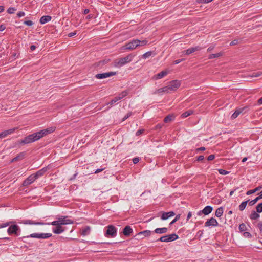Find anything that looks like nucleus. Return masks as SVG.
I'll list each match as a JSON object with an SVG mask.
<instances>
[{
	"label": "nucleus",
	"instance_id": "nucleus-1",
	"mask_svg": "<svg viewBox=\"0 0 262 262\" xmlns=\"http://www.w3.org/2000/svg\"><path fill=\"white\" fill-rule=\"evenodd\" d=\"M55 127L52 126L47 129L41 130L38 132L29 135L21 140L20 141V143L21 144H26L33 142L40 139L44 136H46L48 134L54 132L55 130Z\"/></svg>",
	"mask_w": 262,
	"mask_h": 262
},
{
	"label": "nucleus",
	"instance_id": "nucleus-2",
	"mask_svg": "<svg viewBox=\"0 0 262 262\" xmlns=\"http://www.w3.org/2000/svg\"><path fill=\"white\" fill-rule=\"evenodd\" d=\"M74 222L72 220L69 219L67 216L59 218L58 220L53 221L50 223H45L46 225H52L55 226V228L53 229V232L55 234H60L64 232V228L62 225L71 224Z\"/></svg>",
	"mask_w": 262,
	"mask_h": 262
},
{
	"label": "nucleus",
	"instance_id": "nucleus-3",
	"mask_svg": "<svg viewBox=\"0 0 262 262\" xmlns=\"http://www.w3.org/2000/svg\"><path fill=\"white\" fill-rule=\"evenodd\" d=\"M133 57V56L132 54H129L124 57L117 59L114 61V66L117 67H122L130 62L132 60Z\"/></svg>",
	"mask_w": 262,
	"mask_h": 262
},
{
	"label": "nucleus",
	"instance_id": "nucleus-4",
	"mask_svg": "<svg viewBox=\"0 0 262 262\" xmlns=\"http://www.w3.org/2000/svg\"><path fill=\"white\" fill-rule=\"evenodd\" d=\"M10 227L7 230V232L9 235L14 234L18 235V232L20 231L19 227L16 224H10Z\"/></svg>",
	"mask_w": 262,
	"mask_h": 262
},
{
	"label": "nucleus",
	"instance_id": "nucleus-5",
	"mask_svg": "<svg viewBox=\"0 0 262 262\" xmlns=\"http://www.w3.org/2000/svg\"><path fill=\"white\" fill-rule=\"evenodd\" d=\"M181 85V82L179 80H172L168 83L167 87L169 93L172 91H176Z\"/></svg>",
	"mask_w": 262,
	"mask_h": 262
},
{
	"label": "nucleus",
	"instance_id": "nucleus-6",
	"mask_svg": "<svg viewBox=\"0 0 262 262\" xmlns=\"http://www.w3.org/2000/svg\"><path fill=\"white\" fill-rule=\"evenodd\" d=\"M107 228V229L105 236L106 237H115L117 233L116 228L112 225H108Z\"/></svg>",
	"mask_w": 262,
	"mask_h": 262
},
{
	"label": "nucleus",
	"instance_id": "nucleus-7",
	"mask_svg": "<svg viewBox=\"0 0 262 262\" xmlns=\"http://www.w3.org/2000/svg\"><path fill=\"white\" fill-rule=\"evenodd\" d=\"M137 39L133 40L132 41L125 44L122 47V48L126 50H133L139 47V44L137 43Z\"/></svg>",
	"mask_w": 262,
	"mask_h": 262
},
{
	"label": "nucleus",
	"instance_id": "nucleus-8",
	"mask_svg": "<svg viewBox=\"0 0 262 262\" xmlns=\"http://www.w3.org/2000/svg\"><path fill=\"white\" fill-rule=\"evenodd\" d=\"M116 74V72H110L102 74H98L96 75V77L97 79H103V78H106L108 77L115 75Z\"/></svg>",
	"mask_w": 262,
	"mask_h": 262
},
{
	"label": "nucleus",
	"instance_id": "nucleus-9",
	"mask_svg": "<svg viewBox=\"0 0 262 262\" xmlns=\"http://www.w3.org/2000/svg\"><path fill=\"white\" fill-rule=\"evenodd\" d=\"M36 178H35L34 174L29 176L24 182L23 183V186H27L31 184H32Z\"/></svg>",
	"mask_w": 262,
	"mask_h": 262
},
{
	"label": "nucleus",
	"instance_id": "nucleus-10",
	"mask_svg": "<svg viewBox=\"0 0 262 262\" xmlns=\"http://www.w3.org/2000/svg\"><path fill=\"white\" fill-rule=\"evenodd\" d=\"M218 225V222L213 217H211L205 223V226L206 227L209 226H216Z\"/></svg>",
	"mask_w": 262,
	"mask_h": 262
},
{
	"label": "nucleus",
	"instance_id": "nucleus-11",
	"mask_svg": "<svg viewBox=\"0 0 262 262\" xmlns=\"http://www.w3.org/2000/svg\"><path fill=\"white\" fill-rule=\"evenodd\" d=\"M169 73V71L164 70L161 71L160 73L155 75L153 77V79L157 80L162 78L164 76H166Z\"/></svg>",
	"mask_w": 262,
	"mask_h": 262
},
{
	"label": "nucleus",
	"instance_id": "nucleus-12",
	"mask_svg": "<svg viewBox=\"0 0 262 262\" xmlns=\"http://www.w3.org/2000/svg\"><path fill=\"white\" fill-rule=\"evenodd\" d=\"M212 210L213 208L211 206H207L201 211L199 212L198 214L200 215L202 213L204 215H208L212 212Z\"/></svg>",
	"mask_w": 262,
	"mask_h": 262
},
{
	"label": "nucleus",
	"instance_id": "nucleus-13",
	"mask_svg": "<svg viewBox=\"0 0 262 262\" xmlns=\"http://www.w3.org/2000/svg\"><path fill=\"white\" fill-rule=\"evenodd\" d=\"M48 170V167H44L42 169L38 170L34 174L36 179L38 178L39 177H40L42 176L46 171Z\"/></svg>",
	"mask_w": 262,
	"mask_h": 262
},
{
	"label": "nucleus",
	"instance_id": "nucleus-14",
	"mask_svg": "<svg viewBox=\"0 0 262 262\" xmlns=\"http://www.w3.org/2000/svg\"><path fill=\"white\" fill-rule=\"evenodd\" d=\"M174 215L175 213L173 211H170L168 212H162L161 219L163 220H165L170 217L174 216Z\"/></svg>",
	"mask_w": 262,
	"mask_h": 262
},
{
	"label": "nucleus",
	"instance_id": "nucleus-15",
	"mask_svg": "<svg viewBox=\"0 0 262 262\" xmlns=\"http://www.w3.org/2000/svg\"><path fill=\"white\" fill-rule=\"evenodd\" d=\"M201 48L199 47H195L191 48H189L186 51L183 52V53H184L185 55H189L196 51L201 50Z\"/></svg>",
	"mask_w": 262,
	"mask_h": 262
},
{
	"label": "nucleus",
	"instance_id": "nucleus-16",
	"mask_svg": "<svg viewBox=\"0 0 262 262\" xmlns=\"http://www.w3.org/2000/svg\"><path fill=\"white\" fill-rule=\"evenodd\" d=\"M167 86L163 87L162 88L159 89L155 91L154 94H161L163 93H169V91L168 90Z\"/></svg>",
	"mask_w": 262,
	"mask_h": 262
},
{
	"label": "nucleus",
	"instance_id": "nucleus-17",
	"mask_svg": "<svg viewBox=\"0 0 262 262\" xmlns=\"http://www.w3.org/2000/svg\"><path fill=\"white\" fill-rule=\"evenodd\" d=\"M18 129V127L12 128L8 130L3 131L4 137H6L12 134L14 132Z\"/></svg>",
	"mask_w": 262,
	"mask_h": 262
},
{
	"label": "nucleus",
	"instance_id": "nucleus-18",
	"mask_svg": "<svg viewBox=\"0 0 262 262\" xmlns=\"http://www.w3.org/2000/svg\"><path fill=\"white\" fill-rule=\"evenodd\" d=\"M51 19V16L49 15L43 16L40 18L39 21L41 24H45V23L50 21Z\"/></svg>",
	"mask_w": 262,
	"mask_h": 262
},
{
	"label": "nucleus",
	"instance_id": "nucleus-19",
	"mask_svg": "<svg viewBox=\"0 0 262 262\" xmlns=\"http://www.w3.org/2000/svg\"><path fill=\"white\" fill-rule=\"evenodd\" d=\"M133 232L132 229L129 226L125 227L123 230V234L125 236H129Z\"/></svg>",
	"mask_w": 262,
	"mask_h": 262
},
{
	"label": "nucleus",
	"instance_id": "nucleus-20",
	"mask_svg": "<svg viewBox=\"0 0 262 262\" xmlns=\"http://www.w3.org/2000/svg\"><path fill=\"white\" fill-rule=\"evenodd\" d=\"M245 108V107H242L236 110L231 116V119H234L236 118L239 115V114L244 110Z\"/></svg>",
	"mask_w": 262,
	"mask_h": 262
},
{
	"label": "nucleus",
	"instance_id": "nucleus-21",
	"mask_svg": "<svg viewBox=\"0 0 262 262\" xmlns=\"http://www.w3.org/2000/svg\"><path fill=\"white\" fill-rule=\"evenodd\" d=\"M90 230H91L90 227L86 226V227H84L83 228H82L81 229V234L82 236L87 235H88L90 233Z\"/></svg>",
	"mask_w": 262,
	"mask_h": 262
},
{
	"label": "nucleus",
	"instance_id": "nucleus-22",
	"mask_svg": "<svg viewBox=\"0 0 262 262\" xmlns=\"http://www.w3.org/2000/svg\"><path fill=\"white\" fill-rule=\"evenodd\" d=\"M22 223L24 224H35V225H44V223L41 222H35L30 220H26L22 221Z\"/></svg>",
	"mask_w": 262,
	"mask_h": 262
},
{
	"label": "nucleus",
	"instance_id": "nucleus-23",
	"mask_svg": "<svg viewBox=\"0 0 262 262\" xmlns=\"http://www.w3.org/2000/svg\"><path fill=\"white\" fill-rule=\"evenodd\" d=\"M224 54V53L223 52H220L215 54H211L209 55L208 58L209 59H213L215 58H219L221 56H222Z\"/></svg>",
	"mask_w": 262,
	"mask_h": 262
},
{
	"label": "nucleus",
	"instance_id": "nucleus-24",
	"mask_svg": "<svg viewBox=\"0 0 262 262\" xmlns=\"http://www.w3.org/2000/svg\"><path fill=\"white\" fill-rule=\"evenodd\" d=\"M155 232L157 234H162L167 232V228L165 227L158 228L155 230Z\"/></svg>",
	"mask_w": 262,
	"mask_h": 262
},
{
	"label": "nucleus",
	"instance_id": "nucleus-25",
	"mask_svg": "<svg viewBox=\"0 0 262 262\" xmlns=\"http://www.w3.org/2000/svg\"><path fill=\"white\" fill-rule=\"evenodd\" d=\"M25 154L24 152H21L16 157L12 159L11 162H14L20 160H21L24 158Z\"/></svg>",
	"mask_w": 262,
	"mask_h": 262
},
{
	"label": "nucleus",
	"instance_id": "nucleus-26",
	"mask_svg": "<svg viewBox=\"0 0 262 262\" xmlns=\"http://www.w3.org/2000/svg\"><path fill=\"white\" fill-rule=\"evenodd\" d=\"M168 242L173 241L178 238V236L176 234H172L167 235Z\"/></svg>",
	"mask_w": 262,
	"mask_h": 262
},
{
	"label": "nucleus",
	"instance_id": "nucleus-27",
	"mask_svg": "<svg viewBox=\"0 0 262 262\" xmlns=\"http://www.w3.org/2000/svg\"><path fill=\"white\" fill-rule=\"evenodd\" d=\"M259 217V215L255 211H253L250 215L251 220H256Z\"/></svg>",
	"mask_w": 262,
	"mask_h": 262
},
{
	"label": "nucleus",
	"instance_id": "nucleus-28",
	"mask_svg": "<svg viewBox=\"0 0 262 262\" xmlns=\"http://www.w3.org/2000/svg\"><path fill=\"white\" fill-rule=\"evenodd\" d=\"M223 209L222 207H220L217 208L215 211V214L217 217H220L223 215Z\"/></svg>",
	"mask_w": 262,
	"mask_h": 262
},
{
	"label": "nucleus",
	"instance_id": "nucleus-29",
	"mask_svg": "<svg viewBox=\"0 0 262 262\" xmlns=\"http://www.w3.org/2000/svg\"><path fill=\"white\" fill-rule=\"evenodd\" d=\"M136 42L138 44H139V47L144 46L147 45L148 43V41L146 39L143 40L137 39Z\"/></svg>",
	"mask_w": 262,
	"mask_h": 262
},
{
	"label": "nucleus",
	"instance_id": "nucleus-30",
	"mask_svg": "<svg viewBox=\"0 0 262 262\" xmlns=\"http://www.w3.org/2000/svg\"><path fill=\"white\" fill-rule=\"evenodd\" d=\"M52 236L51 233H39V238L46 239Z\"/></svg>",
	"mask_w": 262,
	"mask_h": 262
},
{
	"label": "nucleus",
	"instance_id": "nucleus-31",
	"mask_svg": "<svg viewBox=\"0 0 262 262\" xmlns=\"http://www.w3.org/2000/svg\"><path fill=\"white\" fill-rule=\"evenodd\" d=\"M248 201L243 202L239 206V209L243 211L246 208Z\"/></svg>",
	"mask_w": 262,
	"mask_h": 262
},
{
	"label": "nucleus",
	"instance_id": "nucleus-32",
	"mask_svg": "<svg viewBox=\"0 0 262 262\" xmlns=\"http://www.w3.org/2000/svg\"><path fill=\"white\" fill-rule=\"evenodd\" d=\"M151 231L149 230H145L139 233V235H143L144 236H148L150 235Z\"/></svg>",
	"mask_w": 262,
	"mask_h": 262
},
{
	"label": "nucleus",
	"instance_id": "nucleus-33",
	"mask_svg": "<svg viewBox=\"0 0 262 262\" xmlns=\"http://www.w3.org/2000/svg\"><path fill=\"white\" fill-rule=\"evenodd\" d=\"M262 72H257L252 73L251 75H250L248 76V77H250L251 78L253 77H257L261 75Z\"/></svg>",
	"mask_w": 262,
	"mask_h": 262
},
{
	"label": "nucleus",
	"instance_id": "nucleus-34",
	"mask_svg": "<svg viewBox=\"0 0 262 262\" xmlns=\"http://www.w3.org/2000/svg\"><path fill=\"white\" fill-rule=\"evenodd\" d=\"M193 113V111L189 110V111L183 113L182 115V116L184 118H185V117H187L190 116V115L192 114Z\"/></svg>",
	"mask_w": 262,
	"mask_h": 262
},
{
	"label": "nucleus",
	"instance_id": "nucleus-35",
	"mask_svg": "<svg viewBox=\"0 0 262 262\" xmlns=\"http://www.w3.org/2000/svg\"><path fill=\"white\" fill-rule=\"evenodd\" d=\"M172 115H168L164 119V122L165 123L169 122L173 119Z\"/></svg>",
	"mask_w": 262,
	"mask_h": 262
},
{
	"label": "nucleus",
	"instance_id": "nucleus-36",
	"mask_svg": "<svg viewBox=\"0 0 262 262\" xmlns=\"http://www.w3.org/2000/svg\"><path fill=\"white\" fill-rule=\"evenodd\" d=\"M246 229H247L246 226L245 224L243 223V224H241L239 225V230H240V231L243 232V231H246Z\"/></svg>",
	"mask_w": 262,
	"mask_h": 262
},
{
	"label": "nucleus",
	"instance_id": "nucleus-37",
	"mask_svg": "<svg viewBox=\"0 0 262 262\" xmlns=\"http://www.w3.org/2000/svg\"><path fill=\"white\" fill-rule=\"evenodd\" d=\"M152 54V52L148 51V52H147L145 53H144L143 55V57L144 58H147L149 57H150V56H151Z\"/></svg>",
	"mask_w": 262,
	"mask_h": 262
},
{
	"label": "nucleus",
	"instance_id": "nucleus-38",
	"mask_svg": "<svg viewBox=\"0 0 262 262\" xmlns=\"http://www.w3.org/2000/svg\"><path fill=\"white\" fill-rule=\"evenodd\" d=\"M256 211L258 213L262 212V203H259L256 206Z\"/></svg>",
	"mask_w": 262,
	"mask_h": 262
},
{
	"label": "nucleus",
	"instance_id": "nucleus-39",
	"mask_svg": "<svg viewBox=\"0 0 262 262\" xmlns=\"http://www.w3.org/2000/svg\"><path fill=\"white\" fill-rule=\"evenodd\" d=\"M259 200V198L258 196L256 197L255 199L249 202V205L250 206H252L254 204H255L258 200Z\"/></svg>",
	"mask_w": 262,
	"mask_h": 262
},
{
	"label": "nucleus",
	"instance_id": "nucleus-40",
	"mask_svg": "<svg viewBox=\"0 0 262 262\" xmlns=\"http://www.w3.org/2000/svg\"><path fill=\"white\" fill-rule=\"evenodd\" d=\"M127 94V92L126 91L122 92L121 94H120L118 96H117L118 98H119V99L123 98L125 96H126Z\"/></svg>",
	"mask_w": 262,
	"mask_h": 262
},
{
	"label": "nucleus",
	"instance_id": "nucleus-41",
	"mask_svg": "<svg viewBox=\"0 0 262 262\" xmlns=\"http://www.w3.org/2000/svg\"><path fill=\"white\" fill-rule=\"evenodd\" d=\"M218 171L219 173L222 175H226L229 173L228 171L222 169H219Z\"/></svg>",
	"mask_w": 262,
	"mask_h": 262
},
{
	"label": "nucleus",
	"instance_id": "nucleus-42",
	"mask_svg": "<svg viewBox=\"0 0 262 262\" xmlns=\"http://www.w3.org/2000/svg\"><path fill=\"white\" fill-rule=\"evenodd\" d=\"M159 240L162 242H168L167 235L162 236Z\"/></svg>",
	"mask_w": 262,
	"mask_h": 262
},
{
	"label": "nucleus",
	"instance_id": "nucleus-43",
	"mask_svg": "<svg viewBox=\"0 0 262 262\" xmlns=\"http://www.w3.org/2000/svg\"><path fill=\"white\" fill-rule=\"evenodd\" d=\"M12 223H13V222H7L4 224H3L2 225H0V228L6 227L9 226Z\"/></svg>",
	"mask_w": 262,
	"mask_h": 262
},
{
	"label": "nucleus",
	"instance_id": "nucleus-44",
	"mask_svg": "<svg viewBox=\"0 0 262 262\" xmlns=\"http://www.w3.org/2000/svg\"><path fill=\"white\" fill-rule=\"evenodd\" d=\"M16 9L13 7H10L7 10V12L9 14H13Z\"/></svg>",
	"mask_w": 262,
	"mask_h": 262
},
{
	"label": "nucleus",
	"instance_id": "nucleus-45",
	"mask_svg": "<svg viewBox=\"0 0 262 262\" xmlns=\"http://www.w3.org/2000/svg\"><path fill=\"white\" fill-rule=\"evenodd\" d=\"M119 100H120L119 98H118V97H116L111 100V101L110 102V103L111 105H112Z\"/></svg>",
	"mask_w": 262,
	"mask_h": 262
},
{
	"label": "nucleus",
	"instance_id": "nucleus-46",
	"mask_svg": "<svg viewBox=\"0 0 262 262\" xmlns=\"http://www.w3.org/2000/svg\"><path fill=\"white\" fill-rule=\"evenodd\" d=\"M213 0H196V2L199 3H208Z\"/></svg>",
	"mask_w": 262,
	"mask_h": 262
},
{
	"label": "nucleus",
	"instance_id": "nucleus-47",
	"mask_svg": "<svg viewBox=\"0 0 262 262\" xmlns=\"http://www.w3.org/2000/svg\"><path fill=\"white\" fill-rule=\"evenodd\" d=\"M180 218V215L178 214L176 216V217L172 220V221L170 223V224H172L176 222H177L178 220H179Z\"/></svg>",
	"mask_w": 262,
	"mask_h": 262
},
{
	"label": "nucleus",
	"instance_id": "nucleus-48",
	"mask_svg": "<svg viewBox=\"0 0 262 262\" xmlns=\"http://www.w3.org/2000/svg\"><path fill=\"white\" fill-rule=\"evenodd\" d=\"M30 237L39 238V233H33L30 234Z\"/></svg>",
	"mask_w": 262,
	"mask_h": 262
},
{
	"label": "nucleus",
	"instance_id": "nucleus-49",
	"mask_svg": "<svg viewBox=\"0 0 262 262\" xmlns=\"http://www.w3.org/2000/svg\"><path fill=\"white\" fill-rule=\"evenodd\" d=\"M243 235L245 237H248V238L251 237V234L248 232H244L243 233Z\"/></svg>",
	"mask_w": 262,
	"mask_h": 262
},
{
	"label": "nucleus",
	"instance_id": "nucleus-50",
	"mask_svg": "<svg viewBox=\"0 0 262 262\" xmlns=\"http://www.w3.org/2000/svg\"><path fill=\"white\" fill-rule=\"evenodd\" d=\"M24 23V24L29 26H31L33 24V22L31 20L25 21Z\"/></svg>",
	"mask_w": 262,
	"mask_h": 262
},
{
	"label": "nucleus",
	"instance_id": "nucleus-51",
	"mask_svg": "<svg viewBox=\"0 0 262 262\" xmlns=\"http://www.w3.org/2000/svg\"><path fill=\"white\" fill-rule=\"evenodd\" d=\"M238 43V40H234L233 41H231L230 43V46H234L235 45H237Z\"/></svg>",
	"mask_w": 262,
	"mask_h": 262
},
{
	"label": "nucleus",
	"instance_id": "nucleus-52",
	"mask_svg": "<svg viewBox=\"0 0 262 262\" xmlns=\"http://www.w3.org/2000/svg\"><path fill=\"white\" fill-rule=\"evenodd\" d=\"M132 115V113H127L125 116L122 119V121H124L125 120H126V119H127L129 117H130Z\"/></svg>",
	"mask_w": 262,
	"mask_h": 262
},
{
	"label": "nucleus",
	"instance_id": "nucleus-53",
	"mask_svg": "<svg viewBox=\"0 0 262 262\" xmlns=\"http://www.w3.org/2000/svg\"><path fill=\"white\" fill-rule=\"evenodd\" d=\"M140 159L139 158H135L133 159V162L134 164H137L139 162Z\"/></svg>",
	"mask_w": 262,
	"mask_h": 262
},
{
	"label": "nucleus",
	"instance_id": "nucleus-54",
	"mask_svg": "<svg viewBox=\"0 0 262 262\" xmlns=\"http://www.w3.org/2000/svg\"><path fill=\"white\" fill-rule=\"evenodd\" d=\"M25 12H19L17 13V16L19 17H21L22 16H25Z\"/></svg>",
	"mask_w": 262,
	"mask_h": 262
},
{
	"label": "nucleus",
	"instance_id": "nucleus-55",
	"mask_svg": "<svg viewBox=\"0 0 262 262\" xmlns=\"http://www.w3.org/2000/svg\"><path fill=\"white\" fill-rule=\"evenodd\" d=\"M214 159V155H210L208 157V160L211 161Z\"/></svg>",
	"mask_w": 262,
	"mask_h": 262
},
{
	"label": "nucleus",
	"instance_id": "nucleus-56",
	"mask_svg": "<svg viewBox=\"0 0 262 262\" xmlns=\"http://www.w3.org/2000/svg\"><path fill=\"white\" fill-rule=\"evenodd\" d=\"M143 132H144L143 129L139 130L136 132V135L139 136V135H141L143 133Z\"/></svg>",
	"mask_w": 262,
	"mask_h": 262
},
{
	"label": "nucleus",
	"instance_id": "nucleus-57",
	"mask_svg": "<svg viewBox=\"0 0 262 262\" xmlns=\"http://www.w3.org/2000/svg\"><path fill=\"white\" fill-rule=\"evenodd\" d=\"M255 191L254 190V189L253 190H249L247 192H246V194L247 195H250V194H251L252 193H255Z\"/></svg>",
	"mask_w": 262,
	"mask_h": 262
},
{
	"label": "nucleus",
	"instance_id": "nucleus-58",
	"mask_svg": "<svg viewBox=\"0 0 262 262\" xmlns=\"http://www.w3.org/2000/svg\"><path fill=\"white\" fill-rule=\"evenodd\" d=\"M261 188H262V186H259L255 188V189H254V190L256 192V191L260 190Z\"/></svg>",
	"mask_w": 262,
	"mask_h": 262
},
{
	"label": "nucleus",
	"instance_id": "nucleus-59",
	"mask_svg": "<svg viewBox=\"0 0 262 262\" xmlns=\"http://www.w3.org/2000/svg\"><path fill=\"white\" fill-rule=\"evenodd\" d=\"M104 169V168H101V169H97L95 171V173H98L100 172H101L102 171H103Z\"/></svg>",
	"mask_w": 262,
	"mask_h": 262
},
{
	"label": "nucleus",
	"instance_id": "nucleus-60",
	"mask_svg": "<svg viewBox=\"0 0 262 262\" xmlns=\"http://www.w3.org/2000/svg\"><path fill=\"white\" fill-rule=\"evenodd\" d=\"M6 27L4 25H0V31H2L5 29Z\"/></svg>",
	"mask_w": 262,
	"mask_h": 262
},
{
	"label": "nucleus",
	"instance_id": "nucleus-61",
	"mask_svg": "<svg viewBox=\"0 0 262 262\" xmlns=\"http://www.w3.org/2000/svg\"><path fill=\"white\" fill-rule=\"evenodd\" d=\"M162 125L161 124H158L155 126V128L157 129H160L161 128Z\"/></svg>",
	"mask_w": 262,
	"mask_h": 262
},
{
	"label": "nucleus",
	"instance_id": "nucleus-62",
	"mask_svg": "<svg viewBox=\"0 0 262 262\" xmlns=\"http://www.w3.org/2000/svg\"><path fill=\"white\" fill-rule=\"evenodd\" d=\"M76 33L75 32H71V33H70L69 34H68V36L69 37H72L74 35H76Z\"/></svg>",
	"mask_w": 262,
	"mask_h": 262
},
{
	"label": "nucleus",
	"instance_id": "nucleus-63",
	"mask_svg": "<svg viewBox=\"0 0 262 262\" xmlns=\"http://www.w3.org/2000/svg\"><path fill=\"white\" fill-rule=\"evenodd\" d=\"M204 159V156H200L198 158V161H200Z\"/></svg>",
	"mask_w": 262,
	"mask_h": 262
},
{
	"label": "nucleus",
	"instance_id": "nucleus-64",
	"mask_svg": "<svg viewBox=\"0 0 262 262\" xmlns=\"http://www.w3.org/2000/svg\"><path fill=\"white\" fill-rule=\"evenodd\" d=\"M258 228L259 229L260 231L262 232V224L259 223L258 224Z\"/></svg>",
	"mask_w": 262,
	"mask_h": 262
}]
</instances>
